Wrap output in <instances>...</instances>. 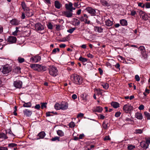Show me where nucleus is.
<instances>
[{"instance_id":"obj_56","label":"nucleus","mask_w":150,"mask_h":150,"mask_svg":"<svg viewBox=\"0 0 150 150\" xmlns=\"http://www.w3.org/2000/svg\"><path fill=\"white\" fill-rule=\"evenodd\" d=\"M145 7L147 8H150V2H146L145 3Z\"/></svg>"},{"instance_id":"obj_25","label":"nucleus","mask_w":150,"mask_h":150,"mask_svg":"<svg viewBox=\"0 0 150 150\" xmlns=\"http://www.w3.org/2000/svg\"><path fill=\"white\" fill-rule=\"evenodd\" d=\"M105 25L108 26H112L113 24V22L110 21L109 19L105 21Z\"/></svg>"},{"instance_id":"obj_48","label":"nucleus","mask_w":150,"mask_h":150,"mask_svg":"<svg viewBox=\"0 0 150 150\" xmlns=\"http://www.w3.org/2000/svg\"><path fill=\"white\" fill-rule=\"evenodd\" d=\"M17 146V144L15 143H10L8 144V147L9 148H13Z\"/></svg>"},{"instance_id":"obj_15","label":"nucleus","mask_w":150,"mask_h":150,"mask_svg":"<svg viewBox=\"0 0 150 150\" xmlns=\"http://www.w3.org/2000/svg\"><path fill=\"white\" fill-rule=\"evenodd\" d=\"M10 23L12 25H17L19 24V21L17 19L13 18L10 21Z\"/></svg>"},{"instance_id":"obj_14","label":"nucleus","mask_w":150,"mask_h":150,"mask_svg":"<svg viewBox=\"0 0 150 150\" xmlns=\"http://www.w3.org/2000/svg\"><path fill=\"white\" fill-rule=\"evenodd\" d=\"M103 110V108L101 107L98 106L96 107H94L92 110L93 112H97L100 113Z\"/></svg>"},{"instance_id":"obj_23","label":"nucleus","mask_w":150,"mask_h":150,"mask_svg":"<svg viewBox=\"0 0 150 150\" xmlns=\"http://www.w3.org/2000/svg\"><path fill=\"white\" fill-rule=\"evenodd\" d=\"M25 14L28 17H31L33 14L32 11H31L30 10H29V8H28V10H25Z\"/></svg>"},{"instance_id":"obj_28","label":"nucleus","mask_w":150,"mask_h":150,"mask_svg":"<svg viewBox=\"0 0 150 150\" xmlns=\"http://www.w3.org/2000/svg\"><path fill=\"white\" fill-rule=\"evenodd\" d=\"M73 4L71 2H70L68 4H66L65 5V7L66 8L67 10H68L70 8H71Z\"/></svg>"},{"instance_id":"obj_24","label":"nucleus","mask_w":150,"mask_h":150,"mask_svg":"<svg viewBox=\"0 0 150 150\" xmlns=\"http://www.w3.org/2000/svg\"><path fill=\"white\" fill-rule=\"evenodd\" d=\"M101 85L103 86V88L105 89H107L109 87V84L107 83H102Z\"/></svg>"},{"instance_id":"obj_64","label":"nucleus","mask_w":150,"mask_h":150,"mask_svg":"<svg viewBox=\"0 0 150 150\" xmlns=\"http://www.w3.org/2000/svg\"><path fill=\"white\" fill-rule=\"evenodd\" d=\"M0 150H8V149L6 147H0Z\"/></svg>"},{"instance_id":"obj_44","label":"nucleus","mask_w":150,"mask_h":150,"mask_svg":"<svg viewBox=\"0 0 150 150\" xmlns=\"http://www.w3.org/2000/svg\"><path fill=\"white\" fill-rule=\"evenodd\" d=\"M76 29V28H72L67 30V32L70 33H72Z\"/></svg>"},{"instance_id":"obj_32","label":"nucleus","mask_w":150,"mask_h":150,"mask_svg":"<svg viewBox=\"0 0 150 150\" xmlns=\"http://www.w3.org/2000/svg\"><path fill=\"white\" fill-rule=\"evenodd\" d=\"M30 67L34 70H37L38 69V64H31Z\"/></svg>"},{"instance_id":"obj_62","label":"nucleus","mask_w":150,"mask_h":150,"mask_svg":"<svg viewBox=\"0 0 150 150\" xmlns=\"http://www.w3.org/2000/svg\"><path fill=\"white\" fill-rule=\"evenodd\" d=\"M98 70L100 74L101 75H102L103 74V71L102 69L100 68H99L98 69Z\"/></svg>"},{"instance_id":"obj_27","label":"nucleus","mask_w":150,"mask_h":150,"mask_svg":"<svg viewBox=\"0 0 150 150\" xmlns=\"http://www.w3.org/2000/svg\"><path fill=\"white\" fill-rule=\"evenodd\" d=\"M30 61L32 62H38V55H36L35 57H31L30 59Z\"/></svg>"},{"instance_id":"obj_57","label":"nucleus","mask_w":150,"mask_h":150,"mask_svg":"<svg viewBox=\"0 0 150 150\" xmlns=\"http://www.w3.org/2000/svg\"><path fill=\"white\" fill-rule=\"evenodd\" d=\"M135 79L137 81H139L140 80V77L138 75H136L135 76Z\"/></svg>"},{"instance_id":"obj_12","label":"nucleus","mask_w":150,"mask_h":150,"mask_svg":"<svg viewBox=\"0 0 150 150\" xmlns=\"http://www.w3.org/2000/svg\"><path fill=\"white\" fill-rule=\"evenodd\" d=\"M62 13L63 16L68 18H70L72 16V13H71L68 11H65L62 12Z\"/></svg>"},{"instance_id":"obj_59","label":"nucleus","mask_w":150,"mask_h":150,"mask_svg":"<svg viewBox=\"0 0 150 150\" xmlns=\"http://www.w3.org/2000/svg\"><path fill=\"white\" fill-rule=\"evenodd\" d=\"M61 25H56V30L57 31L61 30Z\"/></svg>"},{"instance_id":"obj_42","label":"nucleus","mask_w":150,"mask_h":150,"mask_svg":"<svg viewBox=\"0 0 150 150\" xmlns=\"http://www.w3.org/2000/svg\"><path fill=\"white\" fill-rule=\"evenodd\" d=\"M18 61L19 63H21L24 62L25 59L23 58H21L20 57H18Z\"/></svg>"},{"instance_id":"obj_1","label":"nucleus","mask_w":150,"mask_h":150,"mask_svg":"<svg viewBox=\"0 0 150 150\" xmlns=\"http://www.w3.org/2000/svg\"><path fill=\"white\" fill-rule=\"evenodd\" d=\"M68 108V104L66 102H62V103H57L54 105V108L57 110H64L67 109Z\"/></svg>"},{"instance_id":"obj_29","label":"nucleus","mask_w":150,"mask_h":150,"mask_svg":"<svg viewBox=\"0 0 150 150\" xmlns=\"http://www.w3.org/2000/svg\"><path fill=\"white\" fill-rule=\"evenodd\" d=\"M57 135L60 137H62L64 135V133L62 130H58L57 131Z\"/></svg>"},{"instance_id":"obj_54","label":"nucleus","mask_w":150,"mask_h":150,"mask_svg":"<svg viewBox=\"0 0 150 150\" xmlns=\"http://www.w3.org/2000/svg\"><path fill=\"white\" fill-rule=\"evenodd\" d=\"M59 48H54L52 51V52L53 54H55L57 52V51L58 52L59 51Z\"/></svg>"},{"instance_id":"obj_33","label":"nucleus","mask_w":150,"mask_h":150,"mask_svg":"<svg viewBox=\"0 0 150 150\" xmlns=\"http://www.w3.org/2000/svg\"><path fill=\"white\" fill-rule=\"evenodd\" d=\"M6 134H5L4 133H2L0 134V138H2L5 139L8 138L6 136Z\"/></svg>"},{"instance_id":"obj_60","label":"nucleus","mask_w":150,"mask_h":150,"mask_svg":"<svg viewBox=\"0 0 150 150\" xmlns=\"http://www.w3.org/2000/svg\"><path fill=\"white\" fill-rule=\"evenodd\" d=\"M146 142L149 145L150 144V138H146L145 139Z\"/></svg>"},{"instance_id":"obj_37","label":"nucleus","mask_w":150,"mask_h":150,"mask_svg":"<svg viewBox=\"0 0 150 150\" xmlns=\"http://www.w3.org/2000/svg\"><path fill=\"white\" fill-rule=\"evenodd\" d=\"M108 123H106L105 121H104L103 123V127L105 129H107L108 127Z\"/></svg>"},{"instance_id":"obj_55","label":"nucleus","mask_w":150,"mask_h":150,"mask_svg":"<svg viewBox=\"0 0 150 150\" xmlns=\"http://www.w3.org/2000/svg\"><path fill=\"white\" fill-rule=\"evenodd\" d=\"M137 14L136 12L135 11L133 10L131 11V14L130 15L132 16H134Z\"/></svg>"},{"instance_id":"obj_9","label":"nucleus","mask_w":150,"mask_h":150,"mask_svg":"<svg viewBox=\"0 0 150 150\" xmlns=\"http://www.w3.org/2000/svg\"><path fill=\"white\" fill-rule=\"evenodd\" d=\"M47 69L45 66L42 64H38V72H43L45 71Z\"/></svg>"},{"instance_id":"obj_6","label":"nucleus","mask_w":150,"mask_h":150,"mask_svg":"<svg viewBox=\"0 0 150 150\" xmlns=\"http://www.w3.org/2000/svg\"><path fill=\"white\" fill-rule=\"evenodd\" d=\"M139 48V50L141 51V54L144 59H146L147 58V55L144 47L143 46H140Z\"/></svg>"},{"instance_id":"obj_31","label":"nucleus","mask_w":150,"mask_h":150,"mask_svg":"<svg viewBox=\"0 0 150 150\" xmlns=\"http://www.w3.org/2000/svg\"><path fill=\"white\" fill-rule=\"evenodd\" d=\"M79 60L83 63L86 62L88 61L87 59L81 56L79 58Z\"/></svg>"},{"instance_id":"obj_45","label":"nucleus","mask_w":150,"mask_h":150,"mask_svg":"<svg viewBox=\"0 0 150 150\" xmlns=\"http://www.w3.org/2000/svg\"><path fill=\"white\" fill-rule=\"evenodd\" d=\"M21 68L19 67H17L15 69V71L16 73H20L21 72Z\"/></svg>"},{"instance_id":"obj_46","label":"nucleus","mask_w":150,"mask_h":150,"mask_svg":"<svg viewBox=\"0 0 150 150\" xmlns=\"http://www.w3.org/2000/svg\"><path fill=\"white\" fill-rule=\"evenodd\" d=\"M80 23L79 21L77 18L75 19V25L76 26H79Z\"/></svg>"},{"instance_id":"obj_41","label":"nucleus","mask_w":150,"mask_h":150,"mask_svg":"<svg viewBox=\"0 0 150 150\" xmlns=\"http://www.w3.org/2000/svg\"><path fill=\"white\" fill-rule=\"evenodd\" d=\"M101 3L102 5L104 6H109V4L106 1H103Z\"/></svg>"},{"instance_id":"obj_10","label":"nucleus","mask_w":150,"mask_h":150,"mask_svg":"<svg viewBox=\"0 0 150 150\" xmlns=\"http://www.w3.org/2000/svg\"><path fill=\"white\" fill-rule=\"evenodd\" d=\"M22 84V82L20 80L16 81L13 82L14 86L17 88H20L21 87Z\"/></svg>"},{"instance_id":"obj_5","label":"nucleus","mask_w":150,"mask_h":150,"mask_svg":"<svg viewBox=\"0 0 150 150\" xmlns=\"http://www.w3.org/2000/svg\"><path fill=\"white\" fill-rule=\"evenodd\" d=\"M123 109L125 112L128 113L133 110V107L131 105L128 103L124 105Z\"/></svg>"},{"instance_id":"obj_61","label":"nucleus","mask_w":150,"mask_h":150,"mask_svg":"<svg viewBox=\"0 0 150 150\" xmlns=\"http://www.w3.org/2000/svg\"><path fill=\"white\" fill-rule=\"evenodd\" d=\"M144 106L143 105H140L139 108H138L140 110H142L144 109Z\"/></svg>"},{"instance_id":"obj_52","label":"nucleus","mask_w":150,"mask_h":150,"mask_svg":"<svg viewBox=\"0 0 150 150\" xmlns=\"http://www.w3.org/2000/svg\"><path fill=\"white\" fill-rule=\"evenodd\" d=\"M150 18V17L149 16L147 15L145 16H142V19L144 20V21H146L148 19V18Z\"/></svg>"},{"instance_id":"obj_16","label":"nucleus","mask_w":150,"mask_h":150,"mask_svg":"<svg viewBox=\"0 0 150 150\" xmlns=\"http://www.w3.org/2000/svg\"><path fill=\"white\" fill-rule=\"evenodd\" d=\"M140 146L142 148L145 149H147L149 146L146 142L144 141L140 143Z\"/></svg>"},{"instance_id":"obj_53","label":"nucleus","mask_w":150,"mask_h":150,"mask_svg":"<svg viewBox=\"0 0 150 150\" xmlns=\"http://www.w3.org/2000/svg\"><path fill=\"white\" fill-rule=\"evenodd\" d=\"M141 96H140V97L142 99H146V94H141Z\"/></svg>"},{"instance_id":"obj_30","label":"nucleus","mask_w":150,"mask_h":150,"mask_svg":"<svg viewBox=\"0 0 150 150\" xmlns=\"http://www.w3.org/2000/svg\"><path fill=\"white\" fill-rule=\"evenodd\" d=\"M21 6L22 8L24 9V11L28 10L29 8L26 7V5L24 2H22L21 3Z\"/></svg>"},{"instance_id":"obj_34","label":"nucleus","mask_w":150,"mask_h":150,"mask_svg":"<svg viewBox=\"0 0 150 150\" xmlns=\"http://www.w3.org/2000/svg\"><path fill=\"white\" fill-rule=\"evenodd\" d=\"M6 134H9L13 135V136H15V135L12 133L11 130L10 129H8L5 130Z\"/></svg>"},{"instance_id":"obj_39","label":"nucleus","mask_w":150,"mask_h":150,"mask_svg":"<svg viewBox=\"0 0 150 150\" xmlns=\"http://www.w3.org/2000/svg\"><path fill=\"white\" fill-rule=\"evenodd\" d=\"M48 28L50 30H52L53 28V25L51 23L48 22L47 24Z\"/></svg>"},{"instance_id":"obj_58","label":"nucleus","mask_w":150,"mask_h":150,"mask_svg":"<svg viewBox=\"0 0 150 150\" xmlns=\"http://www.w3.org/2000/svg\"><path fill=\"white\" fill-rule=\"evenodd\" d=\"M121 114V113L120 112H117L115 113V116L116 117H118L120 116Z\"/></svg>"},{"instance_id":"obj_11","label":"nucleus","mask_w":150,"mask_h":150,"mask_svg":"<svg viewBox=\"0 0 150 150\" xmlns=\"http://www.w3.org/2000/svg\"><path fill=\"white\" fill-rule=\"evenodd\" d=\"M16 40V38L13 36H9L8 39V41L11 44L15 43Z\"/></svg>"},{"instance_id":"obj_7","label":"nucleus","mask_w":150,"mask_h":150,"mask_svg":"<svg viewBox=\"0 0 150 150\" xmlns=\"http://www.w3.org/2000/svg\"><path fill=\"white\" fill-rule=\"evenodd\" d=\"M68 137L67 136H65L61 139V140H60V137L58 136H56L54 138H52L51 140L52 141H57L58 142L66 141H67L68 139Z\"/></svg>"},{"instance_id":"obj_20","label":"nucleus","mask_w":150,"mask_h":150,"mask_svg":"<svg viewBox=\"0 0 150 150\" xmlns=\"http://www.w3.org/2000/svg\"><path fill=\"white\" fill-rule=\"evenodd\" d=\"M135 117L138 119L142 120L143 118V116L142 113L137 112L135 113Z\"/></svg>"},{"instance_id":"obj_47","label":"nucleus","mask_w":150,"mask_h":150,"mask_svg":"<svg viewBox=\"0 0 150 150\" xmlns=\"http://www.w3.org/2000/svg\"><path fill=\"white\" fill-rule=\"evenodd\" d=\"M47 103H41V108L43 109L44 108H46L47 107Z\"/></svg>"},{"instance_id":"obj_49","label":"nucleus","mask_w":150,"mask_h":150,"mask_svg":"<svg viewBox=\"0 0 150 150\" xmlns=\"http://www.w3.org/2000/svg\"><path fill=\"white\" fill-rule=\"evenodd\" d=\"M69 126L70 128H73L75 126V124L74 122H72L69 123Z\"/></svg>"},{"instance_id":"obj_35","label":"nucleus","mask_w":150,"mask_h":150,"mask_svg":"<svg viewBox=\"0 0 150 150\" xmlns=\"http://www.w3.org/2000/svg\"><path fill=\"white\" fill-rule=\"evenodd\" d=\"M127 146V149L128 150H133L135 148V146L134 145L129 144Z\"/></svg>"},{"instance_id":"obj_26","label":"nucleus","mask_w":150,"mask_h":150,"mask_svg":"<svg viewBox=\"0 0 150 150\" xmlns=\"http://www.w3.org/2000/svg\"><path fill=\"white\" fill-rule=\"evenodd\" d=\"M45 133L44 132H41L38 134V139H42L45 136Z\"/></svg>"},{"instance_id":"obj_3","label":"nucleus","mask_w":150,"mask_h":150,"mask_svg":"<svg viewBox=\"0 0 150 150\" xmlns=\"http://www.w3.org/2000/svg\"><path fill=\"white\" fill-rule=\"evenodd\" d=\"M12 70L11 67L8 64L2 66V67L0 69V71L3 74H7L11 72Z\"/></svg>"},{"instance_id":"obj_38","label":"nucleus","mask_w":150,"mask_h":150,"mask_svg":"<svg viewBox=\"0 0 150 150\" xmlns=\"http://www.w3.org/2000/svg\"><path fill=\"white\" fill-rule=\"evenodd\" d=\"M95 91V93L98 94H102V93H103V91L102 89L99 88L96 89Z\"/></svg>"},{"instance_id":"obj_21","label":"nucleus","mask_w":150,"mask_h":150,"mask_svg":"<svg viewBox=\"0 0 150 150\" xmlns=\"http://www.w3.org/2000/svg\"><path fill=\"white\" fill-rule=\"evenodd\" d=\"M24 115L27 116H30L32 114V112L31 111L28 110H25L23 111Z\"/></svg>"},{"instance_id":"obj_36","label":"nucleus","mask_w":150,"mask_h":150,"mask_svg":"<svg viewBox=\"0 0 150 150\" xmlns=\"http://www.w3.org/2000/svg\"><path fill=\"white\" fill-rule=\"evenodd\" d=\"M144 114L145 117L148 120H150V114L146 111L144 112Z\"/></svg>"},{"instance_id":"obj_40","label":"nucleus","mask_w":150,"mask_h":150,"mask_svg":"<svg viewBox=\"0 0 150 150\" xmlns=\"http://www.w3.org/2000/svg\"><path fill=\"white\" fill-rule=\"evenodd\" d=\"M19 28L18 27H16V30L14 32L12 33V35L14 36L17 35V33L18 32H20L18 29Z\"/></svg>"},{"instance_id":"obj_18","label":"nucleus","mask_w":150,"mask_h":150,"mask_svg":"<svg viewBox=\"0 0 150 150\" xmlns=\"http://www.w3.org/2000/svg\"><path fill=\"white\" fill-rule=\"evenodd\" d=\"M54 6L57 9H60L62 6V4L58 1H54Z\"/></svg>"},{"instance_id":"obj_19","label":"nucleus","mask_w":150,"mask_h":150,"mask_svg":"<svg viewBox=\"0 0 150 150\" xmlns=\"http://www.w3.org/2000/svg\"><path fill=\"white\" fill-rule=\"evenodd\" d=\"M120 23L123 26H127V21L125 19H122L120 20Z\"/></svg>"},{"instance_id":"obj_13","label":"nucleus","mask_w":150,"mask_h":150,"mask_svg":"<svg viewBox=\"0 0 150 150\" xmlns=\"http://www.w3.org/2000/svg\"><path fill=\"white\" fill-rule=\"evenodd\" d=\"M44 29V26L38 23V33H40L41 34H43L45 33L44 31L42 32H40V31L43 30Z\"/></svg>"},{"instance_id":"obj_63","label":"nucleus","mask_w":150,"mask_h":150,"mask_svg":"<svg viewBox=\"0 0 150 150\" xmlns=\"http://www.w3.org/2000/svg\"><path fill=\"white\" fill-rule=\"evenodd\" d=\"M84 114L82 113H80L77 115V117H83Z\"/></svg>"},{"instance_id":"obj_43","label":"nucleus","mask_w":150,"mask_h":150,"mask_svg":"<svg viewBox=\"0 0 150 150\" xmlns=\"http://www.w3.org/2000/svg\"><path fill=\"white\" fill-rule=\"evenodd\" d=\"M24 103L23 105V106L25 107H29L31 106V104L30 102L25 103L24 102Z\"/></svg>"},{"instance_id":"obj_4","label":"nucleus","mask_w":150,"mask_h":150,"mask_svg":"<svg viewBox=\"0 0 150 150\" xmlns=\"http://www.w3.org/2000/svg\"><path fill=\"white\" fill-rule=\"evenodd\" d=\"M49 73L53 76H56L58 74L56 67L54 66H50L48 68Z\"/></svg>"},{"instance_id":"obj_17","label":"nucleus","mask_w":150,"mask_h":150,"mask_svg":"<svg viewBox=\"0 0 150 150\" xmlns=\"http://www.w3.org/2000/svg\"><path fill=\"white\" fill-rule=\"evenodd\" d=\"M111 105L115 108H117L120 107V104L117 102H112L111 103Z\"/></svg>"},{"instance_id":"obj_2","label":"nucleus","mask_w":150,"mask_h":150,"mask_svg":"<svg viewBox=\"0 0 150 150\" xmlns=\"http://www.w3.org/2000/svg\"><path fill=\"white\" fill-rule=\"evenodd\" d=\"M72 77L73 79V82L75 84L80 85L82 83L83 79L81 76L76 74H74L72 75Z\"/></svg>"},{"instance_id":"obj_22","label":"nucleus","mask_w":150,"mask_h":150,"mask_svg":"<svg viewBox=\"0 0 150 150\" xmlns=\"http://www.w3.org/2000/svg\"><path fill=\"white\" fill-rule=\"evenodd\" d=\"M94 30L96 31L98 33H102L103 32V29L100 27L95 26Z\"/></svg>"},{"instance_id":"obj_51","label":"nucleus","mask_w":150,"mask_h":150,"mask_svg":"<svg viewBox=\"0 0 150 150\" xmlns=\"http://www.w3.org/2000/svg\"><path fill=\"white\" fill-rule=\"evenodd\" d=\"M135 132L137 134H141L142 132V130L138 129L135 130Z\"/></svg>"},{"instance_id":"obj_8","label":"nucleus","mask_w":150,"mask_h":150,"mask_svg":"<svg viewBox=\"0 0 150 150\" xmlns=\"http://www.w3.org/2000/svg\"><path fill=\"white\" fill-rule=\"evenodd\" d=\"M85 10L91 16H95L96 15V10L91 7H88L86 8Z\"/></svg>"},{"instance_id":"obj_50","label":"nucleus","mask_w":150,"mask_h":150,"mask_svg":"<svg viewBox=\"0 0 150 150\" xmlns=\"http://www.w3.org/2000/svg\"><path fill=\"white\" fill-rule=\"evenodd\" d=\"M53 112H48L46 113V116L47 117L52 116V113H54Z\"/></svg>"}]
</instances>
